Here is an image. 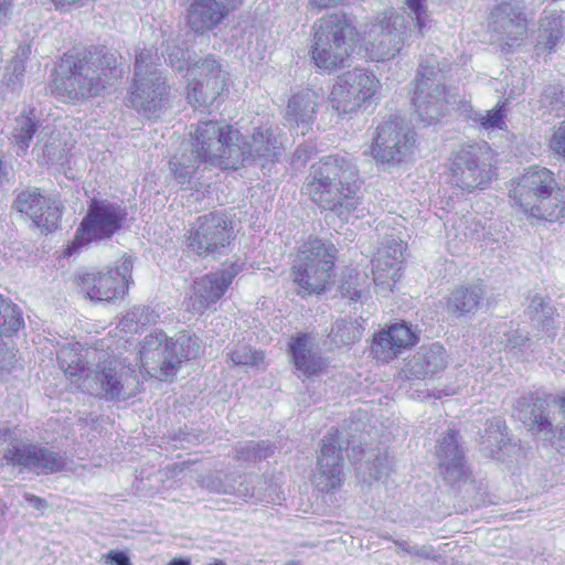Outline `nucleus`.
Masks as SVG:
<instances>
[{"label":"nucleus","instance_id":"f257e3e1","mask_svg":"<svg viewBox=\"0 0 565 565\" xmlns=\"http://www.w3.org/2000/svg\"><path fill=\"white\" fill-rule=\"evenodd\" d=\"M198 140L203 156L218 163L222 169H238L248 160H274L284 148L278 128H255L250 138L241 142L238 130L232 126H220L213 120L198 124Z\"/></svg>","mask_w":565,"mask_h":565},{"label":"nucleus","instance_id":"f03ea898","mask_svg":"<svg viewBox=\"0 0 565 565\" xmlns=\"http://www.w3.org/2000/svg\"><path fill=\"white\" fill-rule=\"evenodd\" d=\"M402 10L386 9L365 25V49L372 61L394 58L407 39H423L434 29L427 0H403Z\"/></svg>","mask_w":565,"mask_h":565},{"label":"nucleus","instance_id":"7ed1b4c3","mask_svg":"<svg viewBox=\"0 0 565 565\" xmlns=\"http://www.w3.org/2000/svg\"><path fill=\"white\" fill-rule=\"evenodd\" d=\"M361 188L359 170L347 156H326L312 164L303 191L320 209L347 215L358 203Z\"/></svg>","mask_w":565,"mask_h":565},{"label":"nucleus","instance_id":"20e7f679","mask_svg":"<svg viewBox=\"0 0 565 565\" xmlns=\"http://www.w3.org/2000/svg\"><path fill=\"white\" fill-rule=\"evenodd\" d=\"M120 66L121 56L114 51L95 49L83 56L66 55L62 73L54 79L55 94L63 102L97 96L124 75Z\"/></svg>","mask_w":565,"mask_h":565},{"label":"nucleus","instance_id":"39448f33","mask_svg":"<svg viewBox=\"0 0 565 565\" xmlns=\"http://www.w3.org/2000/svg\"><path fill=\"white\" fill-rule=\"evenodd\" d=\"M311 60L322 73L332 74L348 65L358 40L353 21L342 12L326 14L312 26Z\"/></svg>","mask_w":565,"mask_h":565},{"label":"nucleus","instance_id":"423d86ee","mask_svg":"<svg viewBox=\"0 0 565 565\" xmlns=\"http://www.w3.org/2000/svg\"><path fill=\"white\" fill-rule=\"evenodd\" d=\"M455 103L456 94L446 87L445 71L438 61L435 57L423 58L413 95L415 113L420 121L426 126L436 124Z\"/></svg>","mask_w":565,"mask_h":565},{"label":"nucleus","instance_id":"0eeeda50","mask_svg":"<svg viewBox=\"0 0 565 565\" xmlns=\"http://www.w3.org/2000/svg\"><path fill=\"white\" fill-rule=\"evenodd\" d=\"M334 247L315 238L302 244L291 266V278L299 295L323 291L330 284L334 266Z\"/></svg>","mask_w":565,"mask_h":565},{"label":"nucleus","instance_id":"6e6552de","mask_svg":"<svg viewBox=\"0 0 565 565\" xmlns=\"http://www.w3.org/2000/svg\"><path fill=\"white\" fill-rule=\"evenodd\" d=\"M156 55L151 50H140L135 61V78L129 95V106L148 118L159 116L168 95L166 78L154 67Z\"/></svg>","mask_w":565,"mask_h":565},{"label":"nucleus","instance_id":"1a4fd4ad","mask_svg":"<svg viewBox=\"0 0 565 565\" xmlns=\"http://www.w3.org/2000/svg\"><path fill=\"white\" fill-rule=\"evenodd\" d=\"M381 82L363 67H355L339 76L329 94V104L338 115H353L379 99Z\"/></svg>","mask_w":565,"mask_h":565},{"label":"nucleus","instance_id":"9d476101","mask_svg":"<svg viewBox=\"0 0 565 565\" xmlns=\"http://www.w3.org/2000/svg\"><path fill=\"white\" fill-rule=\"evenodd\" d=\"M137 386L132 370L115 359L103 361L95 370L89 369L79 377L81 391L107 401L127 399L135 394Z\"/></svg>","mask_w":565,"mask_h":565},{"label":"nucleus","instance_id":"9b49d317","mask_svg":"<svg viewBox=\"0 0 565 565\" xmlns=\"http://www.w3.org/2000/svg\"><path fill=\"white\" fill-rule=\"evenodd\" d=\"M492 178V152L487 143L471 145L452 154L450 183L465 191L483 189Z\"/></svg>","mask_w":565,"mask_h":565},{"label":"nucleus","instance_id":"f8f14e48","mask_svg":"<svg viewBox=\"0 0 565 565\" xmlns=\"http://www.w3.org/2000/svg\"><path fill=\"white\" fill-rule=\"evenodd\" d=\"M127 218L126 207L106 199H92L73 242V248L92 241L110 238Z\"/></svg>","mask_w":565,"mask_h":565},{"label":"nucleus","instance_id":"ddd939ff","mask_svg":"<svg viewBox=\"0 0 565 565\" xmlns=\"http://www.w3.org/2000/svg\"><path fill=\"white\" fill-rule=\"evenodd\" d=\"M529 29L524 7L515 0L502 1L490 9L488 31L493 43L505 49L520 46Z\"/></svg>","mask_w":565,"mask_h":565},{"label":"nucleus","instance_id":"4468645a","mask_svg":"<svg viewBox=\"0 0 565 565\" xmlns=\"http://www.w3.org/2000/svg\"><path fill=\"white\" fill-rule=\"evenodd\" d=\"M232 237L233 228L225 215L207 213L191 224L186 234V246L199 256L222 254Z\"/></svg>","mask_w":565,"mask_h":565},{"label":"nucleus","instance_id":"2eb2a0df","mask_svg":"<svg viewBox=\"0 0 565 565\" xmlns=\"http://www.w3.org/2000/svg\"><path fill=\"white\" fill-rule=\"evenodd\" d=\"M415 134L395 118L381 122L371 146V154L380 163H399L413 151Z\"/></svg>","mask_w":565,"mask_h":565},{"label":"nucleus","instance_id":"dca6fc26","mask_svg":"<svg viewBox=\"0 0 565 565\" xmlns=\"http://www.w3.org/2000/svg\"><path fill=\"white\" fill-rule=\"evenodd\" d=\"M188 99L194 107L212 106L226 85V73L221 64L206 57L189 67Z\"/></svg>","mask_w":565,"mask_h":565},{"label":"nucleus","instance_id":"f3484780","mask_svg":"<svg viewBox=\"0 0 565 565\" xmlns=\"http://www.w3.org/2000/svg\"><path fill=\"white\" fill-rule=\"evenodd\" d=\"M131 271L132 259L122 256L114 268L85 274L81 279V288L90 300L110 301L127 292Z\"/></svg>","mask_w":565,"mask_h":565},{"label":"nucleus","instance_id":"a211bd4d","mask_svg":"<svg viewBox=\"0 0 565 565\" xmlns=\"http://www.w3.org/2000/svg\"><path fill=\"white\" fill-rule=\"evenodd\" d=\"M405 243L395 235L384 238L373 260V281L376 292L388 296L401 277Z\"/></svg>","mask_w":565,"mask_h":565},{"label":"nucleus","instance_id":"6ab92c4d","mask_svg":"<svg viewBox=\"0 0 565 565\" xmlns=\"http://www.w3.org/2000/svg\"><path fill=\"white\" fill-rule=\"evenodd\" d=\"M556 180L547 168L530 167L524 173L510 182L509 198L513 206L523 211L540 198L554 193Z\"/></svg>","mask_w":565,"mask_h":565},{"label":"nucleus","instance_id":"aec40b11","mask_svg":"<svg viewBox=\"0 0 565 565\" xmlns=\"http://www.w3.org/2000/svg\"><path fill=\"white\" fill-rule=\"evenodd\" d=\"M342 445L339 429H330L321 441L318 467L313 481L321 491H330L342 484Z\"/></svg>","mask_w":565,"mask_h":565},{"label":"nucleus","instance_id":"412c9836","mask_svg":"<svg viewBox=\"0 0 565 565\" xmlns=\"http://www.w3.org/2000/svg\"><path fill=\"white\" fill-rule=\"evenodd\" d=\"M140 367L151 377L167 380L175 375L178 360H173L168 339L162 331L150 333L140 343Z\"/></svg>","mask_w":565,"mask_h":565},{"label":"nucleus","instance_id":"4be33fe9","mask_svg":"<svg viewBox=\"0 0 565 565\" xmlns=\"http://www.w3.org/2000/svg\"><path fill=\"white\" fill-rule=\"evenodd\" d=\"M418 340V335L407 323H394L374 334L371 354L376 361L388 363L415 345Z\"/></svg>","mask_w":565,"mask_h":565},{"label":"nucleus","instance_id":"5701e85b","mask_svg":"<svg viewBox=\"0 0 565 565\" xmlns=\"http://www.w3.org/2000/svg\"><path fill=\"white\" fill-rule=\"evenodd\" d=\"M236 271L224 269L204 275L194 280L188 307L194 313H204L225 294Z\"/></svg>","mask_w":565,"mask_h":565},{"label":"nucleus","instance_id":"b1692460","mask_svg":"<svg viewBox=\"0 0 565 565\" xmlns=\"http://www.w3.org/2000/svg\"><path fill=\"white\" fill-rule=\"evenodd\" d=\"M13 209L30 217L42 232H51L56 228L61 217L56 202L36 190H25L19 193Z\"/></svg>","mask_w":565,"mask_h":565},{"label":"nucleus","instance_id":"393cba45","mask_svg":"<svg viewBox=\"0 0 565 565\" xmlns=\"http://www.w3.org/2000/svg\"><path fill=\"white\" fill-rule=\"evenodd\" d=\"M243 0H194L188 13V24L195 33L212 30Z\"/></svg>","mask_w":565,"mask_h":565},{"label":"nucleus","instance_id":"a878e982","mask_svg":"<svg viewBox=\"0 0 565 565\" xmlns=\"http://www.w3.org/2000/svg\"><path fill=\"white\" fill-rule=\"evenodd\" d=\"M446 366L445 349L439 343L420 349L408 360L403 373L407 379L425 380Z\"/></svg>","mask_w":565,"mask_h":565},{"label":"nucleus","instance_id":"bb28decb","mask_svg":"<svg viewBox=\"0 0 565 565\" xmlns=\"http://www.w3.org/2000/svg\"><path fill=\"white\" fill-rule=\"evenodd\" d=\"M322 100L317 92L305 89L294 94L287 105L286 120L297 127V134L305 135L312 124Z\"/></svg>","mask_w":565,"mask_h":565},{"label":"nucleus","instance_id":"cd10ccee","mask_svg":"<svg viewBox=\"0 0 565 565\" xmlns=\"http://www.w3.org/2000/svg\"><path fill=\"white\" fill-rule=\"evenodd\" d=\"M523 422L526 423L532 434L543 440L565 439V431L563 430L564 416L561 414L559 408L557 416L551 419L542 405L534 404L529 418H523Z\"/></svg>","mask_w":565,"mask_h":565},{"label":"nucleus","instance_id":"c85d7f7f","mask_svg":"<svg viewBox=\"0 0 565 565\" xmlns=\"http://www.w3.org/2000/svg\"><path fill=\"white\" fill-rule=\"evenodd\" d=\"M436 455L449 481L454 482L461 478L463 475V456L459 448L457 433L455 430H449L438 440Z\"/></svg>","mask_w":565,"mask_h":565},{"label":"nucleus","instance_id":"c756f323","mask_svg":"<svg viewBox=\"0 0 565 565\" xmlns=\"http://www.w3.org/2000/svg\"><path fill=\"white\" fill-rule=\"evenodd\" d=\"M252 483L253 478L250 477L228 475L225 476L224 481L218 484L207 487L217 493L235 494L244 500L255 498L257 501L267 503L276 501V498H274L271 493L275 492V489L270 490L269 493H263L259 489H256L255 486H252Z\"/></svg>","mask_w":565,"mask_h":565},{"label":"nucleus","instance_id":"7c9ffc66","mask_svg":"<svg viewBox=\"0 0 565 565\" xmlns=\"http://www.w3.org/2000/svg\"><path fill=\"white\" fill-rule=\"evenodd\" d=\"M201 162H209L213 166L218 167V163L203 156V149L199 145L198 140V127L194 132L193 149L190 154L182 153L180 157L175 156L170 161V170L175 181L181 184H190L193 174L195 173Z\"/></svg>","mask_w":565,"mask_h":565},{"label":"nucleus","instance_id":"2f4dec72","mask_svg":"<svg viewBox=\"0 0 565 565\" xmlns=\"http://www.w3.org/2000/svg\"><path fill=\"white\" fill-rule=\"evenodd\" d=\"M564 17L556 10H545L540 19V28L535 45L537 52H553L564 38Z\"/></svg>","mask_w":565,"mask_h":565},{"label":"nucleus","instance_id":"473e14b6","mask_svg":"<svg viewBox=\"0 0 565 565\" xmlns=\"http://www.w3.org/2000/svg\"><path fill=\"white\" fill-rule=\"evenodd\" d=\"M313 339L309 334L298 335L290 343L296 367L306 376L313 375L324 366L323 360L312 352Z\"/></svg>","mask_w":565,"mask_h":565},{"label":"nucleus","instance_id":"72a5a7b5","mask_svg":"<svg viewBox=\"0 0 565 565\" xmlns=\"http://www.w3.org/2000/svg\"><path fill=\"white\" fill-rule=\"evenodd\" d=\"M38 117L34 109L23 110L14 118L9 139L15 148L17 154L25 153L30 147L38 127Z\"/></svg>","mask_w":565,"mask_h":565},{"label":"nucleus","instance_id":"f704fd0d","mask_svg":"<svg viewBox=\"0 0 565 565\" xmlns=\"http://www.w3.org/2000/svg\"><path fill=\"white\" fill-rule=\"evenodd\" d=\"M0 315L3 318L2 333L18 331L23 326L21 311L15 306L0 302ZM14 354L7 343L0 341V370H8L12 366Z\"/></svg>","mask_w":565,"mask_h":565},{"label":"nucleus","instance_id":"c9c22d12","mask_svg":"<svg viewBox=\"0 0 565 565\" xmlns=\"http://www.w3.org/2000/svg\"><path fill=\"white\" fill-rule=\"evenodd\" d=\"M504 430L505 425L500 418L489 420L480 436V451L488 457L501 460L500 452L509 446Z\"/></svg>","mask_w":565,"mask_h":565},{"label":"nucleus","instance_id":"e433bc0d","mask_svg":"<svg viewBox=\"0 0 565 565\" xmlns=\"http://www.w3.org/2000/svg\"><path fill=\"white\" fill-rule=\"evenodd\" d=\"M522 212L539 220L556 222L565 218V200L559 194H548L546 198H540Z\"/></svg>","mask_w":565,"mask_h":565},{"label":"nucleus","instance_id":"4c0bfd02","mask_svg":"<svg viewBox=\"0 0 565 565\" xmlns=\"http://www.w3.org/2000/svg\"><path fill=\"white\" fill-rule=\"evenodd\" d=\"M79 343H68L57 351V360L72 384L79 388V377H83L88 367L85 366L79 353Z\"/></svg>","mask_w":565,"mask_h":565},{"label":"nucleus","instance_id":"58836bf2","mask_svg":"<svg viewBox=\"0 0 565 565\" xmlns=\"http://www.w3.org/2000/svg\"><path fill=\"white\" fill-rule=\"evenodd\" d=\"M483 297L481 287L458 288L447 299L446 307L451 313L463 315L478 309Z\"/></svg>","mask_w":565,"mask_h":565},{"label":"nucleus","instance_id":"ea45409f","mask_svg":"<svg viewBox=\"0 0 565 565\" xmlns=\"http://www.w3.org/2000/svg\"><path fill=\"white\" fill-rule=\"evenodd\" d=\"M173 360H178V367L184 360L199 356L200 340L194 334L180 333L174 341H168Z\"/></svg>","mask_w":565,"mask_h":565},{"label":"nucleus","instance_id":"a19ab883","mask_svg":"<svg viewBox=\"0 0 565 565\" xmlns=\"http://www.w3.org/2000/svg\"><path fill=\"white\" fill-rule=\"evenodd\" d=\"M363 328L358 321L341 319L332 326L330 338L337 345H350L362 337Z\"/></svg>","mask_w":565,"mask_h":565},{"label":"nucleus","instance_id":"79ce46f5","mask_svg":"<svg viewBox=\"0 0 565 565\" xmlns=\"http://www.w3.org/2000/svg\"><path fill=\"white\" fill-rule=\"evenodd\" d=\"M158 316L147 307H135L119 322V329L125 333H137L149 323H154Z\"/></svg>","mask_w":565,"mask_h":565},{"label":"nucleus","instance_id":"37998d69","mask_svg":"<svg viewBox=\"0 0 565 565\" xmlns=\"http://www.w3.org/2000/svg\"><path fill=\"white\" fill-rule=\"evenodd\" d=\"M507 111L504 105H497L487 111H473L470 116L475 124H478L484 130H502L507 128Z\"/></svg>","mask_w":565,"mask_h":565},{"label":"nucleus","instance_id":"c03bdc74","mask_svg":"<svg viewBox=\"0 0 565 565\" xmlns=\"http://www.w3.org/2000/svg\"><path fill=\"white\" fill-rule=\"evenodd\" d=\"M25 73V58L14 57L6 67V72L2 78V85L6 92L17 93L23 86Z\"/></svg>","mask_w":565,"mask_h":565},{"label":"nucleus","instance_id":"a18cd8bd","mask_svg":"<svg viewBox=\"0 0 565 565\" xmlns=\"http://www.w3.org/2000/svg\"><path fill=\"white\" fill-rule=\"evenodd\" d=\"M65 465L62 456L44 448H35L34 472L53 473L63 470Z\"/></svg>","mask_w":565,"mask_h":565},{"label":"nucleus","instance_id":"49530a36","mask_svg":"<svg viewBox=\"0 0 565 565\" xmlns=\"http://www.w3.org/2000/svg\"><path fill=\"white\" fill-rule=\"evenodd\" d=\"M227 354L236 365L256 366L264 360V353L262 351L254 350L244 343L236 344Z\"/></svg>","mask_w":565,"mask_h":565},{"label":"nucleus","instance_id":"de8ad7c7","mask_svg":"<svg viewBox=\"0 0 565 565\" xmlns=\"http://www.w3.org/2000/svg\"><path fill=\"white\" fill-rule=\"evenodd\" d=\"M532 320L548 329L552 326L554 308L540 295H534L529 305Z\"/></svg>","mask_w":565,"mask_h":565},{"label":"nucleus","instance_id":"09e8293b","mask_svg":"<svg viewBox=\"0 0 565 565\" xmlns=\"http://www.w3.org/2000/svg\"><path fill=\"white\" fill-rule=\"evenodd\" d=\"M36 446L12 447L7 450L4 459L14 466L34 471Z\"/></svg>","mask_w":565,"mask_h":565},{"label":"nucleus","instance_id":"8fccbe9b","mask_svg":"<svg viewBox=\"0 0 565 565\" xmlns=\"http://www.w3.org/2000/svg\"><path fill=\"white\" fill-rule=\"evenodd\" d=\"M274 454V447L267 441H248L238 450V456L246 460L265 459Z\"/></svg>","mask_w":565,"mask_h":565},{"label":"nucleus","instance_id":"3c124183","mask_svg":"<svg viewBox=\"0 0 565 565\" xmlns=\"http://www.w3.org/2000/svg\"><path fill=\"white\" fill-rule=\"evenodd\" d=\"M543 103L554 111H561L565 108V89L563 86L555 84L544 89Z\"/></svg>","mask_w":565,"mask_h":565},{"label":"nucleus","instance_id":"603ef678","mask_svg":"<svg viewBox=\"0 0 565 565\" xmlns=\"http://www.w3.org/2000/svg\"><path fill=\"white\" fill-rule=\"evenodd\" d=\"M366 278L367 277L365 274L356 273L355 282L345 281L342 284V295L344 297H348L352 301H362L364 298V290L361 288V285H364L366 282Z\"/></svg>","mask_w":565,"mask_h":565},{"label":"nucleus","instance_id":"864d4df0","mask_svg":"<svg viewBox=\"0 0 565 565\" xmlns=\"http://www.w3.org/2000/svg\"><path fill=\"white\" fill-rule=\"evenodd\" d=\"M548 148L555 157L565 161V122L555 128Z\"/></svg>","mask_w":565,"mask_h":565},{"label":"nucleus","instance_id":"5fc2aeb1","mask_svg":"<svg viewBox=\"0 0 565 565\" xmlns=\"http://www.w3.org/2000/svg\"><path fill=\"white\" fill-rule=\"evenodd\" d=\"M168 62L171 67L182 71L186 65V52L182 49H172L167 52Z\"/></svg>","mask_w":565,"mask_h":565},{"label":"nucleus","instance_id":"6e6d98bb","mask_svg":"<svg viewBox=\"0 0 565 565\" xmlns=\"http://www.w3.org/2000/svg\"><path fill=\"white\" fill-rule=\"evenodd\" d=\"M107 565H132L129 557L124 552L109 551L104 555Z\"/></svg>","mask_w":565,"mask_h":565},{"label":"nucleus","instance_id":"4d7b16f0","mask_svg":"<svg viewBox=\"0 0 565 565\" xmlns=\"http://www.w3.org/2000/svg\"><path fill=\"white\" fill-rule=\"evenodd\" d=\"M507 345L511 348L523 347L527 341V337L519 330H512L507 334Z\"/></svg>","mask_w":565,"mask_h":565},{"label":"nucleus","instance_id":"13d9d810","mask_svg":"<svg viewBox=\"0 0 565 565\" xmlns=\"http://www.w3.org/2000/svg\"><path fill=\"white\" fill-rule=\"evenodd\" d=\"M14 0H0V25H4L11 19Z\"/></svg>","mask_w":565,"mask_h":565},{"label":"nucleus","instance_id":"bf43d9fd","mask_svg":"<svg viewBox=\"0 0 565 565\" xmlns=\"http://www.w3.org/2000/svg\"><path fill=\"white\" fill-rule=\"evenodd\" d=\"M24 500L35 510L43 511L47 508V502L45 499L38 497L33 493L25 492L23 493Z\"/></svg>","mask_w":565,"mask_h":565},{"label":"nucleus","instance_id":"052dcab7","mask_svg":"<svg viewBox=\"0 0 565 565\" xmlns=\"http://www.w3.org/2000/svg\"><path fill=\"white\" fill-rule=\"evenodd\" d=\"M556 404L561 409V414L564 416L563 430L565 431V393L557 398Z\"/></svg>","mask_w":565,"mask_h":565},{"label":"nucleus","instance_id":"680f3d73","mask_svg":"<svg viewBox=\"0 0 565 565\" xmlns=\"http://www.w3.org/2000/svg\"><path fill=\"white\" fill-rule=\"evenodd\" d=\"M168 565H190L189 561L174 558Z\"/></svg>","mask_w":565,"mask_h":565},{"label":"nucleus","instance_id":"e2e57ef3","mask_svg":"<svg viewBox=\"0 0 565 565\" xmlns=\"http://www.w3.org/2000/svg\"><path fill=\"white\" fill-rule=\"evenodd\" d=\"M396 545L402 548V550H405L407 552H409L407 548H406V543L405 542H401V543H396Z\"/></svg>","mask_w":565,"mask_h":565},{"label":"nucleus","instance_id":"0e129e2a","mask_svg":"<svg viewBox=\"0 0 565 565\" xmlns=\"http://www.w3.org/2000/svg\"><path fill=\"white\" fill-rule=\"evenodd\" d=\"M29 52H30V47H23V49L21 50V55H22V56H26V54H28Z\"/></svg>","mask_w":565,"mask_h":565},{"label":"nucleus","instance_id":"69168bd1","mask_svg":"<svg viewBox=\"0 0 565 565\" xmlns=\"http://www.w3.org/2000/svg\"><path fill=\"white\" fill-rule=\"evenodd\" d=\"M301 152H302V149L301 148H298L295 152V156L300 159L301 158Z\"/></svg>","mask_w":565,"mask_h":565},{"label":"nucleus","instance_id":"338daca9","mask_svg":"<svg viewBox=\"0 0 565 565\" xmlns=\"http://www.w3.org/2000/svg\"><path fill=\"white\" fill-rule=\"evenodd\" d=\"M284 565H301V564L299 562H297V561H289V562H287Z\"/></svg>","mask_w":565,"mask_h":565},{"label":"nucleus","instance_id":"774afa93","mask_svg":"<svg viewBox=\"0 0 565 565\" xmlns=\"http://www.w3.org/2000/svg\"><path fill=\"white\" fill-rule=\"evenodd\" d=\"M44 152L47 153V156H51V147L50 146H45Z\"/></svg>","mask_w":565,"mask_h":565}]
</instances>
